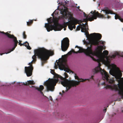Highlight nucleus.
I'll return each mask as SVG.
<instances>
[{
	"instance_id": "nucleus-1",
	"label": "nucleus",
	"mask_w": 123,
	"mask_h": 123,
	"mask_svg": "<svg viewBox=\"0 0 123 123\" xmlns=\"http://www.w3.org/2000/svg\"><path fill=\"white\" fill-rule=\"evenodd\" d=\"M51 73L54 76L56 79L49 78L48 80L44 83L45 85L46 86L47 91L48 92L49 91H53L54 89V86L56 83L59 81L58 78H59L61 80H62L61 82V84L62 85L66 87V92H67L72 87H76L78 85L80 82H84L86 80V79H80L78 76L76 75V74H75L74 77L75 79H77L78 81L75 80H69L67 79L63 78L61 75L56 74L54 70L51 69Z\"/></svg>"
},
{
	"instance_id": "nucleus-2",
	"label": "nucleus",
	"mask_w": 123,
	"mask_h": 123,
	"mask_svg": "<svg viewBox=\"0 0 123 123\" xmlns=\"http://www.w3.org/2000/svg\"><path fill=\"white\" fill-rule=\"evenodd\" d=\"M110 74L115 77L118 82V86L115 84V81L113 79H110V77H108V80H105L101 83L102 85L105 86L106 89L110 88L114 90L115 91H118V94L121 96V99H123V83L121 80H123V78H121L122 73L118 68L116 69H112L109 71Z\"/></svg>"
},
{
	"instance_id": "nucleus-3",
	"label": "nucleus",
	"mask_w": 123,
	"mask_h": 123,
	"mask_svg": "<svg viewBox=\"0 0 123 123\" xmlns=\"http://www.w3.org/2000/svg\"><path fill=\"white\" fill-rule=\"evenodd\" d=\"M69 19L70 21L66 22H64L62 25L58 23L55 24V20H52L51 18L50 17L47 19L48 23L45 24L44 27L48 32L53 30L55 31H60L63 28L66 27L67 25H68L69 29L71 30H72L73 28L74 29L75 28L76 25L79 24V21L74 18L71 14H69Z\"/></svg>"
},
{
	"instance_id": "nucleus-4",
	"label": "nucleus",
	"mask_w": 123,
	"mask_h": 123,
	"mask_svg": "<svg viewBox=\"0 0 123 123\" xmlns=\"http://www.w3.org/2000/svg\"><path fill=\"white\" fill-rule=\"evenodd\" d=\"M34 53V55L32 57L33 60L32 62H35L36 61V56H37L38 58L42 61L41 64L42 66L46 62V60L49 59L50 56L54 54L53 51L49 50L44 48L35 50Z\"/></svg>"
},
{
	"instance_id": "nucleus-5",
	"label": "nucleus",
	"mask_w": 123,
	"mask_h": 123,
	"mask_svg": "<svg viewBox=\"0 0 123 123\" xmlns=\"http://www.w3.org/2000/svg\"><path fill=\"white\" fill-rule=\"evenodd\" d=\"M102 11L104 12V14H102L99 13L98 12L96 11L93 12L92 11L90 12V14L87 15L88 17L89 16L88 20L90 21L94 20V19H96L97 17L102 18H107L108 19L110 18L111 16L108 15L110 13L111 14H114V13L112 11L109 9L107 7H105L102 10Z\"/></svg>"
},
{
	"instance_id": "nucleus-6",
	"label": "nucleus",
	"mask_w": 123,
	"mask_h": 123,
	"mask_svg": "<svg viewBox=\"0 0 123 123\" xmlns=\"http://www.w3.org/2000/svg\"><path fill=\"white\" fill-rule=\"evenodd\" d=\"M94 54L97 57L98 59L96 60L93 57L91 56L92 59L94 61H97L98 63V66L95 69L93 70L92 71L94 73H97L99 72H100L102 75V79L104 80H108V77H109L108 74L104 70H102L100 67L101 64L100 63L101 61V55L98 52H95Z\"/></svg>"
},
{
	"instance_id": "nucleus-7",
	"label": "nucleus",
	"mask_w": 123,
	"mask_h": 123,
	"mask_svg": "<svg viewBox=\"0 0 123 123\" xmlns=\"http://www.w3.org/2000/svg\"><path fill=\"white\" fill-rule=\"evenodd\" d=\"M90 36L94 38L91 42V45H99V43L104 44L105 42L102 41H99L102 37L101 35L99 33H94L90 34Z\"/></svg>"
},
{
	"instance_id": "nucleus-8",
	"label": "nucleus",
	"mask_w": 123,
	"mask_h": 123,
	"mask_svg": "<svg viewBox=\"0 0 123 123\" xmlns=\"http://www.w3.org/2000/svg\"><path fill=\"white\" fill-rule=\"evenodd\" d=\"M92 45L91 44L90 47H88L86 49H83L82 48L79 47L78 46H76L75 48H77L79 49V51L76 52L75 53H81L84 52L86 55L91 56V55H92L93 53L92 50Z\"/></svg>"
},
{
	"instance_id": "nucleus-9",
	"label": "nucleus",
	"mask_w": 123,
	"mask_h": 123,
	"mask_svg": "<svg viewBox=\"0 0 123 123\" xmlns=\"http://www.w3.org/2000/svg\"><path fill=\"white\" fill-rule=\"evenodd\" d=\"M1 33L6 35L8 37L13 39V41L14 42V46L12 48L11 50H10V51L8 52L7 53H5V54H7L10 53L11 52L13 51L14 49L17 46L18 42L17 40L16 37H15L14 35H11L10 34H9L7 32L5 33L3 31L1 32Z\"/></svg>"
},
{
	"instance_id": "nucleus-10",
	"label": "nucleus",
	"mask_w": 123,
	"mask_h": 123,
	"mask_svg": "<svg viewBox=\"0 0 123 123\" xmlns=\"http://www.w3.org/2000/svg\"><path fill=\"white\" fill-rule=\"evenodd\" d=\"M69 40L68 37L63 38L61 41V48L63 51H66L69 45Z\"/></svg>"
},
{
	"instance_id": "nucleus-11",
	"label": "nucleus",
	"mask_w": 123,
	"mask_h": 123,
	"mask_svg": "<svg viewBox=\"0 0 123 123\" xmlns=\"http://www.w3.org/2000/svg\"><path fill=\"white\" fill-rule=\"evenodd\" d=\"M32 62L29 63L28 64L30 66L28 67H25V72L27 76H31L32 74V71L33 69V68L32 65Z\"/></svg>"
},
{
	"instance_id": "nucleus-12",
	"label": "nucleus",
	"mask_w": 123,
	"mask_h": 123,
	"mask_svg": "<svg viewBox=\"0 0 123 123\" xmlns=\"http://www.w3.org/2000/svg\"><path fill=\"white\" fill-rule=\"evenodd\" d=\"M109 53L108 51L107 50H105L103 52V54L106 57V60H105L104 59H103V61L105 64H108L110 62V61L107 55Z\"/></svg>"
},
{
	"instance_id": "nucleus-13",
	"label": "nucleus",
	"mask_w": 123,
	"mask_h": 123,
	"mask_svg": "<svg viewBox=\"0 0 123 123\" xmlns=\"http://www.w3.org/2000/svg\"><path fill=\"white\" fill-rule=\"evenodd\" d=\"M81 26V31L82 32H84L87 30V28L86 27V25L83 23L82 24V25H80Z\"/></svg>"
},
{
	"instance_id": "nucleus-14",
	"label": "nucleus",
	"mask_w": 123,
	"mask_h": 123,
	"mask_svg": "<svg viewBox=\"0 0 123 123\" xmlns=\"http://www.w3.org/2000/svg\"><path fill=\"white\" fill-rule=\"evenodd\" d=\"M44 88V87L42 85L40 86L39 87H35V89L37 90L38 91H40L41 94L43 95V96H44V94L42 91L43 90Z\"/></svg>"
},
{
	"instance_id": "nucleus-15",
	"label": "nucleus",
	"mask_w": 123,
	"mask_h": 123,
	"mask_svg": "<svg viewBox=\"0 0 123 123\" xmlns=\"http://www.w3.org/2000/svg\"><path fill=\"white\" fill-rule=\"evenodd\" d=\"M84 16L86 17V18L83 20V22H86L85 24L87 26L88 23H87V22L88 20H88L89 16L88 17V16L87 15H86V14L85 13H84Z\"/></svg>"
},
{
	"instance_id": "nucleus-16",
	"label": "nucleus",
	"mask_w": 123,
	"mask_h": 123,
	"mask_svg": "<svg viewBox=\"0 0 123 123\" xmlns=\"http://www.w3.org/2000/svg\"><path fill=\"white\" fill-rule=\"evenodd\" d=\"M115 19H118L120 20L121 22L123 23V19L118 14H115Z\"/></svg>"
},
{
	"instance_id": "nucleus-17",
	"label": "nucleus",
	"mask_w": 123,
	"mask_h": 123,
	"mask_svg": "<svg viewBox=\"0 0 123 123\" xmlns=\"http://www.w3.org/2000/svg\"><path fill=\"white\" fill-rule=\"evenodd\" d=\"M61 65L62 66V67H63V68H65V71L66 72H68V73H69V72H72V73H74V72L71 71L68 68H65V67L64 65L63 64H62Z\"/></svg>"
},
{
	"instance_id": "nucleus-18",
	"label": "nucleus",
	"mask_w": 123,
	"mask_h": 123,
	"mask_svg": "<svg viewBox=\"0 0 123 123\" xmlns=\"http://www.w3.org/2000/svg\"><path fill=\"white\" fill-rule=\"evenodd\" d=\"M35 84L33 80H29L26 83L25 85H28L29 84L34 85Z\"/></svg>"
},
{
	"instance_id": "nucleus-19",
	"label": "nucleus",
	"mask_w": 123,
	"mask_h": 123,
	"mask_svg": "<svg viewBox=\"0 0 123 123\" xmlns=\"http://www.w3.org/2000/svg\"><path fill=\"white\" fill-rule=\"evenodd\" d=\"M33 20H30V21H29V22H27V25L28 26L31 25V24L33 23Z\"/></svg>"
},
{
	"instance_id": "nucleus-20",
	"label": "nucleus",
	"mask_w": 123,
	"mask_h": 123,
	"mask_svg": "<svg viewBox=\"0 0 123 123\" xmlns=\"http://www.w3.org/2000/svg\"><path fill=\"white\" fill-rule=\"evenodd\" d=\"M25 43H26V44H27L26 45H27V46L25 47H27V49H28L29 50L31 49V47L30 46H29V43L27 41L25 42Z\"/></svg>"
},
{
	"instance_id": "nucleus-21",
	"label": "nucleus",
	"mask_w": 123,
	"mask_h": 123,
	"mask_svg": "<svg viewBox=\"0 0 123 123\" xmlns=\"http://www.w3.org/2000/svg\"><path fill=\"white\" fill-rule=\"evenodd\" d=\"M26 43H25V42L24 43L22 44L20 42H19L18 43V44L20 45V46H27V45L26 44Z\"/></svg>"
},
{
	"instance_id": "nucleus-22",
	"label": "nucleus",
	"mask_w": 123,
	"mask_h": 123,
	"mask_svg": "<svg viewBox=\"0 0 123 123\" xmlns=\"http://www.w3.org/2000/svg\"><path fill=\"white\" fill-rule=\"evenodd\" d=\"M23 38L24 39H26V38L27 36L25 34V31H24L23 32Z\"/></svg>"
},
{
	"instance_id": "nucleus-23",
	"label": "nucleus",
	"mask_w": 123,
	"mask_h": 123,
	"mask_svg": "<svg viewBox=\"0 0 123 123\" xmlns=\"http://www.w3.org/2000/svg\"><path fill=\"white\" fill-rule=\"evenodd\" d=\"M81 28V26L78 25V26L77 27L76 29V31H79L80 30V28Z\"/></svg>"
},
{
	"instance_id": "nucleus-24",
	"label": "nucleus",
	"mask_w": 123,
	"mask_h": 123,
	"mask_svg": "<svg viewBox=\"0 0 123 123\" xmlns=\"http://www.w3.org/2000/svg\"><path fill=\"white\" fill-rule=\"evenodd\" d=\"M64 75H65V78H64L66 79V78H68V75L66 73H64Z\"/></svg>"
},
{
	"instance_id": "nucleus-25",
	"label": "nucleus",
	"mask_w": 123,
	"mask_h": 123,
	"mask_svg": "<svg viewBox=\"0 0 123 123\" xmlns=\"http://www.w3.org/2000/svg\"><path fill=\"white\" fill-rule=\"evenodd\" d=\"M98 48L100 49L101 50V53L102 54V49L103 48V46H98Z\"/></svg>"
},
{
	"instance_id": "nucleus-26",
	"label": "nucleus",
	"mask_w": 123,
	"mask_h": 123,
	"mask_svg": "<svg viewBox=\"0 0 123 123\" xmlns=\"http://www.w3.org/2000/svg\"><path fill=\"white\" fill-rule=\"evenodd\" d=\"M116 56V55H113L111 56V57L112 58H114Z\"/></svg>"
},
{
	"instance_id": "nucleus-27",
	"label": "nucleus",
	"mask_w": 123,
	"mask_h": 123,
	"mask_svg": "<svg viewBox=\"0 0 123 123\" xmlns=\"http://www.w3.org/2000/svg\"><path fill=\"white\" fill-rule=\"evenodd\" d=\"M65 4L66 5L67 4H68L69 3V1H68L67 0H66V1H65Z\"/></svg>"
},
{
	"instance_id": "nucleus-28",
	"label": "nucleus",
	"mask_w": 123,
	"mask_h": 123,
	"mask_svg": "<svg viewBox=\"0 0 123 123\" xmlns=\"http://www.w3.org/2000/svg\"><path fill=\"white\" fill-rule=\"evenodd\" d=\"M72 52L71 51H70L68 52V55H70L72 54Z\"/></svg>"
},
{
	"instance_id": "nucleus-29",
	"label": "nucleus",
	"mask_w": 123,
	"mask_h": 123,
	"mask_svg": "<svg viewBox=\"0 0 123 123\" xmlns=\"http://www.w3.org/2000/svg\"><path fill=\"white\" fill-rule=\"evenodd\" d=\"M80 7L79 6L77 7V8L78 9H79V11H81V10L80 9Z\"/></svg>"
},
{
	"instance_id": "nucleus-30",
	"label": "nucleus",
	"mask_w": 123,
	"mask_h": 123,
	"mask_svg": "<svg viewBox=\"0 0 123 123\" xmlns=\"http://www.w3.org/2000/svg\"><path fill=\"white\" fill-rule=\"evenodd\" d=\"M121 56L123 57V52H122L120 54Z\"/></svg>"
},
{
	"instance_id": "nucleus-31",
	"label": "nucleus",
	"mask_w": 123,
	"mask_h": 123,
	"mask_svg": "<svg viewBox=\"0 0 123 123\" xmlns=\"http://www.w3.org/2000/svg\"><path fill=\"white\" fill-rule=\"evenodd\" d=\"M103 111H104L105 112H106V109H105Z\"/></svg>"
},
{
	"instance_id": "nucleus-32",
	"label": "nucleus",
	"mask_w": 123,
	"mask_h": 123,
	"mask_svg": "<svg viewBox=\"0 0 123 123\" xmlns=\"http://www.w3.org/2000/svg\"><path fill=\"white\" fill-rule=\"evenodd\" d=\"M72 52H74L75 53V52H76V51H75L74 50H72Z\"/></svg>"
},
{
	"instance_id": "nucleus-33",
	"label": "nucleus",
	"mask_w": 123,
	"mask_h": 123,
	"mask_svg": "<svg viewBox=\"0 0 123 123\" xmlns=\"http://www.w3.org/2000/svg\"><path fill=\"white\" fill-rule=\"evenodd\" d=\"M94 77V76H92L91 77V79H93V77Z\"/></svg>"
},
{
	"instance_id": "nucleus-34",
	"label": "nucleus",
	"mask_w": 123,
	"mask_h": 123,
	"mask_svg": "<svg viewBox=\"0 0 123 123\" xmlns=\"http://www.w3.org/2000/svg\"><path fill=\"white\" fill-rule=\"evenodd\" d=\"M30 87L31 88H32V87H35V86H30Z\"/></svg>"
},
{
	"instance_id": "nucleus-35",
	"label": "nucleus",
	"mask_w": 123,
	"mask_h": 123,
	"mask_svg": "<svg viewBox=\"0 0 123 123\" xmlns=\"http://www.w3.org/2000/svg\"><path fill=\"white\" fill-rule=\"evenodd\" d=\"M50 97H51V98L50 99L52 101V98L51 96H50Z\"/></svg>"
},
{
	"instance_id": "nucleus-36",
	"label": "nucleus",
	"mask_w": 123,
	"mask_h": 123,
	"mask_svg": "<svg viewBox=\"0 0 123 123\" xmlns=\"http://www.w3.org/2000/svg\"><path fill=\"white\" fill-rule=\"evenodd\" d=\"M62 92L63 93H64L65 92L63 90L62 91Z\"/></svg>"
},
{
	"instance_id": "nucleus-37",
	"label": "nucleus",
	"mask_w": 123,
	"mask_h": 123,
	"mask_svg": "<svg viewBox=\"0 0 123 123\" xmlns=\"http://www.w3.org/2000/svg\"><path fill=\"white\" fill-rule=\"evenodd\" d=\"M4 53H0V54L1 55H2L4 54Z\"/></svg>"
},
{
	"instance_id": "nucleus-38",
	"label": "nucleus",
	"mask_w": 123,
	"mask_h": 123,
	"mask_svg": "<svg viewBox=\"0 0 123 123\" xmlns=\"http://www.w3.org/2000/svg\"><path fill=\"white\" fill-rule=\"evenodd\" d=\"M59 94H60L61 95H62V93H61V92H60L59 93Z\"/></svg>"
},
{
	"instance_id": "nucleus-39",
	"label": "nucleus",
	"mask_w": 123,
	"mask_h": 123,
	"mask_svg": "<svg viewBox=\"0 0 123 123\" xmlns=\"http://www.w3.org/2000/svg\"><path fill=\"white\" fill-rule=\"evenodd\" d=\"M55 69H56L57 68V67H56L55 66Z\"/></svg>"
},
{
	"instance_id": "nucleus-40",
	"label": "nucleus",
	"mask_w": 123,
	"mask_h": 123,
	"mask_svg": "<svg viewBox=\"0 0 123 123\" xmlns=\"http://www.w3.org/2000/svg\"><path fill=\"white\" fill-rule=\"evenodd\" d=\"M66 28H65L64 29V30H66Z\"/></svg>"
},
{
	"instance_id": "nucleus-41",
	"label": "nucleus",
	"mask_w": 123,
	"mask_h": 123,
	"mask_svg": "<svg viewBox=\"0 0 123 123\" xmlns=\"http://www.w3.org/2000/svg\"><path fill=\"white\" fill-rule=\"evenodd\" d=\"M51 15L53 16V14H52Z\"/></svg>"
},
{
	"instance_id": "nucleus-42",
	"label": "nucleus",
	"mask_w": 123,
	"mask_h": 123,
	"mask_svg": "<svg viewBox=\"0 0 123 123\" xmlns=\"http://www.w3.org/2000/svg\"><path fill=\"white\" fill-rule=\"evenodd\" d=\"M122 112L123 113V110H122Z\"/></svg>"
},
{
	"instance_id": "nucleus-43",
	"label": "nucleus",
	"mask_w": 123,
	"mask_h": 123,
	"mask_svg": "<svg viewBox=\"0 0 123 123\" xmlns=\"http://www.w3.org/2000/svg\"><path fill=\"white\" fill-rule=\"evenodd\" d=\"M19 41L20 42H21V41H20L19 40Z\"/></svg>"
},
{
	"instance_id": "nucleus-44",
	"label": "nucleus",
	"mask_w": 123,
	"mask_h": 123,
	"mask_svg": "<svg viewBox=\"0 0 123 123\" xmlns=\"http://www.w3.org/2000/svg\"><path fill=\"white\" fill-rule=\"evenodd\" d=\"M88 35H89V34L88 33Z\"/></svg>"
}]
</instances>
